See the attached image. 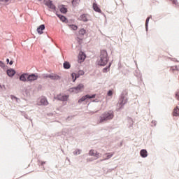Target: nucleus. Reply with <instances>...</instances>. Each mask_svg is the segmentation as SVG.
I'll return each instance as SVG.
<instances>
[{"label": "nucleus", "mask_w": 179, "mask_h": 179, "mask_svg": "<svg viewBox=\"0 0 179 179\" xmlns=\"http://www.w3.org/2000/svg\"><path fill=\"white\" fill-rule=\"evenodd\" d=\"M8 64H9V65H10V66L13 65V60H10Z\"/></svg>", "instance_id": "obj_47"}, {"label": "nucleus", "mask_w": 179, "mask_h": 179, "mask_svg": "<svg viewBox=\"0 0 179 179\" xmlns=\"http://www.w3.org/2000/svg\"><path fill=\"white\" fill-rule=\"evenodd\" d=\"M94 150H90L88 153L90 156H94Z\"/></svg>", "instance_id": "obj_33"}, {"label": "nucleus", "mask_w": 179, "mask_h": 179, "mask_svg": "<svg viewBox=\"0 0 179 179\" xmlns=\"http://www.w3.org/2000/svg\"><path fill=\"white\" fill-rule=\"evenodd\" d=\"M62 136V131L60 132H57L54 134V136Z\"/></svg>", "instance_id": "obj_36"}, {"label": "nucleus", "mask_w": 179, "mask_h": 179, "mask_svg": "<svg viewBox=\"0 0 179 179\" xmlns=\"http://www.w3.org/2000/svg\"><path fill=\"white\" fill-rule=\"evenodd\" d=\"M173 61H176V62H178V61L176 59H173Z\"/></svg>", "instance_id": "obj_55"}, {"label": "nucleus", "mask_w": 179, "mask_h": 179, "mask_svg": "<svg viewBox=\"0 0 179 179\" xmlns=\"http://www.w3.org/2000/svg\"><path fill=\"white\" fill-rule=\"evenodd\" d=\"M68 92H69V93H75V90L73 87H71L68 90Z\"/></svg>", "instance_id": "obj_35"}, {"label": "nucleus", "mask_w": 179, "mask_h": 179, "mask_svg": "<svg viewBox=\"0 0 179 179\" xmlns=\"http://www.w3.org/2000/svg\"><path fill=\"white\" fill-rule=\"evenodd\" d=\"M78 61H81V62H83L85 59H86V54L83 51H80L79 55L78 56Z\"/></svg>", "instance_id": "obj_10"}, {"label": "nucleus", "mask_w": 179, "mask_h": 179, "mask_svg": "<svg viewBox=\"0 0 179 179\" xmlns=\"http://www.w3.org/2000/svg\"><path fill=\"white\" fill-rule=\"evenodd\" d=\"M55 99H56V100H59V101H68V99H69V95H62L60 94L55 96Z\"/></svg>", "instance_id": "obj_5"}, {"label": "nucleus", "mask_w": 179, "mask_h": 179, "mask_svg": "<svg viewBox=\"0 0 179 179\" xmlns=\"http://www.w3.org/2000/svg\"><path fill=\"white\" fill-rule=\"evenodd\" d=\"M96 94H87V100H90V99H96Z\"/></svg>", "instance_id": "obj_29"}, {"label": "nucleus", "mask_w": 179, "mask_h": 179, "mask_svg": "<svg viewBox=\"0 0 179 179\" xmlns=\"http://www.w3.org/2000/svg\"><path fill=\"white\" fill-rule=\"evenodd\" d=\"M38 1H39V2H41V1H43V0H38Z\"/></svg>", "instance_id": "obj_60"}, {"label": "nucleus", "mask_w": 179, "mask_h": 179, "mask_svg": "<svg viewBox=\"0 0 179 179\" xmlns=\"http://www.w3.org/2000/svg\"><path fill=\"white\" fill-rule=\"evenodd\" d=\"M71 78H72V80H73V82H76V79H78V78H80V74L76 73L75 72H73L71 73Z\"/></svg>", "instance_id": "obj_16"}, {"label": "nucleus", "mask_w": 179, "mask_h": 179, "mask_svg": "<svg viewBox=\"0 0 179 179\" xmlns=\"http://www.w3.org/2000/svg\"><path fill=\"white\" fill-rule=\"evenodd\" d=\"M77 89L78 92H80L82 90H83V89H85V85L82 83H80L77 85Z\"/></svg>", "instance_id": "obj_24"}, {"label": "nucleus", "mask_w": 179, "mask_h": 179, "mask_svg": "<svg viewBox=\"0 0 179 179\" xmlns=\"http://www.w3.org/2000/svg\"><path fill=\"white\" fill-rule=\"evenodd\" d=\"M24 118H26L27 120H29V116L27 115H24Z\"/></svg>", "instance_id": "obj_51"}, {"label": "nucleus", "mask_w": 179, "mask_h": 179, "mask_svg": "<svg viewBox=\"0 0 179 179\" xmlns=\"http://www.w3.org/2000/svg\"><path fill=\"white\" fill-rule=\"evenodd\" d=\"M150 17H152V15L150 17H148L145 20V30L148 31V27H149V20H150Z\"/></svg>", "instance_id": "obj_22"}, {"label": "nucleus", "mask_w": 179, "mask_h": 179, "mask_svg": "<svg viewBox=\"0 0 179 179\" xmlns=\"http://www.w3.org/2000/svg\"><path fill=\"white\" fill-rule=\"evenodd\" d=\"M114 118V111L108 110L104 112L99 117V124H103L105 121H110Z\"/></svg>", "instance_id": "obj_2"}, {"label": "nucleus", "mask_w": 179, "mask_h": 179, "mask_svg": "<svg viewBox=\"0 0 179 179\" xmlns=\"http://www.w3.org/2000/svg\"><path fill=\"white\" fill-rule=\"evenodd\" d=\"M55 15L56 16H57V17H59L61 22H63V23H68V18L65 17L64 15L59 14L58 11H56Z\"/></svg>", "instance_id": "obj_7"}, {"label": "nucleus", "mask_w": 179, "mask_h": 179, "mask_svg": "<svg viewBox=\"0 0 179 179\" xmlns=\"http://www.w3.org/2000/svg\"><path fill=\"white\" fill-rule=\"evenodd\" d=\"M0 2H5V0H0Z\"/></svg>", "instance_id": "obj_56"}, {"label": "nucleus", "mask_w": 179, "mask_h": 179, "mask_svg": "<svg viewBox=\"0 0 179 179\" xmlns=\"http://www.w3.org/2000/svg\"><path fill=\"white\" fill-rule=\"evenodd\" d=\"M3 87H5V85H0V92L2 91Z\"/></svg>", "instance_id": "obj_48"}, {"label": "nucleus", "mask_w": 179, "mask_h": 179, "mask_svg": "<svg viewBox=\"0 0 179 179\" xmlns=\"http://www.w3.org/2000/svg\"><path fill=\"white\" fill-rule=\"evenodd\" d=\"M120 146H122V142L120 143Z\"/></svg>", "instance_id": "obj_59"}, {"label": "nucleus", "mask_w": 179, "mask_h": 179, "mask_svg": "<svg viewBox=\"0 0 179 179\" xmlns=\"http://www.w3.org/2000/svg\"><path fill=\"white\" fill-rule=\"evenodd\" d=\"M64 69H71V63L69 62H64L63 63Z\"/></svg>", "instance_id": "obj_19"}, {"label": "nucleus", "mask_w": 179, "mask_h": 179, "mask_svg": "<svg viewBox=\"0 0 179 179\" xmlns=\"http://www.w3.org/2000/svg\"><path fill=\"white\" fill-rule=\"evenodd\" d=\"M78 20L84 22H89V19L87 18V14H82L78 18Z\"/></svg>", "instance_id": "obj_12"}, {"label": "nucleus", "mask_w": 179, "mask_h": 179, "mask_svg": "<svg viewBox=\"0 0 179 179\" xmlns=\"http://www.w3.org/2000/svg\"><path fill=\"white\" fill-rule=\"evenodd\" d=\"M69 134V130L68 129H63L62 130V135H63V136H68Z\"/></svg>", "instance_id": "obj_23"}, {"label": "nucleus", "mask_w": 179, "mask_h": 179, "mask_svg": "<svg viewBox=\"0 0 179 179\" xmlns=\"http://www.w3.org/2000/svg\"><path fill=\"white\" fill-rule=\"evenodd\" d=\"M0 66H1V68H5V63H3V62H0Z\"/></svg>", "instance_id": "obj_41"}, {"label": "nucleus", "mask_w": 179, "mask_h": 179, "mask_svg": "<svg viewBox=\"0 0 179 179\" xmlns=\"http://www.w3.org/2000/svg\"><path fill=\"white\" fill-rule=\"evenodd\" d=\"M92 103H99V100L97 99H93Z\"/></svg>", "instance_id": "obj_44"}, {"label": "nucleus", "mask_w": 179, "mask_h": 179, "mask_svg": "<svg viewBox=\"0 0 179 179\" xmlns=\"http://www.w3.org/2000/svg\"><path fill=\"white\" fill-rule=\"evenodd\" d=\"M171 1L172 3H173L174 5H178V1L177 0H169Z\"/></svg>", "instance_id": "obj_38"}, {"label": "nucleus", "mask_w": 179, "mask_h": 179, "mask_svg": "<svg viewBox=\"0 0 179 179\" xmlns=\"http://www.w3.org/2000/svg\"><path fill=\"white\" fill-rule=\"evenodd\" d=\"M73 88L74 89V92H75L76 94V93H79V91L78 90V87L77 86L73 87Z\"/></svg>", "instance_id": "obj_40"}, {"label": "nucleus", "mask_w": 179, "mask_h": 179, "mask_svg": "<svg viewBox=\"0 0 179 179\" xmlns=\"http://www.w3.org/2000/svg\"><path fill=\"white\" fill-rule=\"evenodd\" d=\"M92 8L94 12H97L98 13H101V9H100V7H99V5H97L96 3H93Z\"/></svg>", "instance_id": "obj_13"}, {"label": "nucleus", "mask_w": 179, "mask_h": 179, "mask_svg": "<svg viewBox=\"0 0 179 179\" xmlns=\"http://www.w3.org/2000/svg\"><path fill=\"white\" fill-rule=\"evenodd\" d=\"M81 152L82 150L76 149L75 151H73V155H74V156H78V155H80Z\"/></svg>", "instance_id": "obj_30"}, {"label": "nucleus", "mask_w": 179, "mask_h": 179, "mask_svg": "<svg viewBox=\"0 0 179 179\" xmlns=\"http://www.w3.org/2000/svg\"><path fill=\"white\" fill-rule=\"evenodd\" d=\"M85 34H86V29H85L84 28L80 29L78 31V34L80 36H85Z\"/></svg>", "instance_id": "obj_28"}, {"label": "nucleus", "mask_w": 179, "mask_h": 179, "mask_svg": "<svg viewBox=\"0 0 179 179\" xmlns=\"http://www.w3.org/2000/svg\"><path fill=\"white\" fill-rule=\"evenodd\" d=\"M112 63L110 62L108 66H106L105 68L103 69L102 72L103 73H107L110 71V68H111Z\"/></svg>", "instance_id": "obj_18"}, {"label": "nucleus", "mask_w": 179, "mask_h": 179, "mask_svg": "<svg viewBox=\"0 0 179 179\" xmlns=\"http://www.w3.org/2000/svg\"><path fill=\"white\" fill-rule=\"evenodd\" d=\"M6 73L8 76H9V78H13L15 75H16V70H15L14 69L10 68L7 69Z\"/></svg>", "instance_id": "obj_9"}, {"label": "nucleus", "mask_w": 179, "mask_h": 179, "mask_svg": "<svg viewBox=\"0 0 179 179\" xmlns=\"http://www.w3.org/2000/svg\"><path fill=\"white\" fill-rule=\"evenodd\" d=\"M129 121H131V122L132 124H134V120H132V118L129 117Z\"/></svg>", "instance_id": "obj_50"}, {"label": "nucleus", "mask_w": 179, "mask_h": 179, "mask_svg": "<svg viewBox=\"0 0 179 179\" xmlns=\"http://www.w3.org/2000/svg\"><path fill=\"white\" fill-rule=\"evenodd\" d=\"M5 2L6 3V2H9V0H5Z\"/></svg>", "instance_id": "obj_57"}, {"label": "nucleus", "mask_w": 179, "mask_h": 179, "mask_svg": "<svg viewBox=\"0 0 179 179\" xmlns=\"http://www.w3.org/2000/svg\"><path fill=\"white\" fill-rule=\"evenodd\" d=\"M43 2L45 5V6H48V8H49V9H52V10H54V13H57V6H55V5H54V3H52V0H43Z\"/></svg>", "instance_id": "obj_4"}, {"label": "nucleus", "mask_w": 179, "mask_h": 179, "mask_svg": "<svg viewBox=\"0 0 179 179\" xmlns=\"http://www.w3.org/2000/svg\"><path fill=\"white\" fill-rule=\"evenodd\" d=\"M52 80H61V76L58 74L52 73Z\"/></svg>", "instance_id": "obj_21"}, {"label": "nucleus", "mask_w": 179, "mask_h": 179, "mask_svg": "<svg viewBox=\"0 0 179 179\" xmlns=\"http://www.w3.org/2000/svg\"><path fill=\"white\" fill-rule=\"evenodd\" d=\"M42 103H43V100H41Z\"/></svg>", "instance_id": "obj_61"}, {"label": "nucleus", "mask_w": 179, "mask_h": 179, "mask_svg": "<svg viewBox=\"0 0 179 179\" xmlns=\"http://www.w3.org/2000/svg\"><path fill=\"white\" fill-rule=\"evenodd\" d=\"M172 71H179L178 67L177 66H175L172 68Z\"/></svg>", "instance_id": "obj_42"}, {"label": "nucleus", "mask_w": 179, "mask_h": 179, "mask_svg": "<svg viewBox=\"0 0 179 179\" xmlns=\"http://www.w3.org/2000/svg\"><path fill=\"white\" fill-rule=\"evenodd\" d=\"M38 79V74L37 73H28V82H34Z\"/></svg>", "instance_id": "obj_6"}, {"label": "nucleus", "mask_w": 179, "mask_h": 179, "mask_svg": "<svg viewBox=\"0 0 179 179\" xmlns=\"http://www.w3.org/2000/svg\"><path fill=\"white\" fill-rule=\"evenodd\" d=\"M44 104L45 105L48 104V101H47V99L44 100Z\"/></svg>", "instance_id": "obj_49"}, {"label": "nucleus", "mask_w": 179, "mask_h": 179, "mask_svg": "<svg viewBox=\"0 0 179 179\" xmlns=\"http://www.w3.org/2000/svg\"><path fill=\"white\" fill-rule=\"evenodd\" d=\"M113 155H114V154H113L111 152L106 153L104 155V156H106V157H105L103 159H101V162H104V160H108V159H111L112 156H113Z\"/></svg>", "instance_id": "obj_17"}, {"label": "nucleus", "mask_w": 179, "mask_h": 179, "mask_svg": "<svg viewBox=\"0 0 179 179\" xmlns=\"http://www.w3.org/2000/svg\"><path fill=\"white\" fill-rule=\"evenodd\" d=\"M140 156L143 157V159L148 157V150H146V149L141 150Z\"/></svg>", "instance_id": "obj_15"}, {"label": "nucleus", "mask_w": 179, "mask_h": 179, "mask_svg": "<svg viewBox=\"0 0 179 179\" xmlns=\"http://www.w3.org/2000/svg\"><path fill=\"white\" fill-rule=\"evenodd\" d=\"M94 157H96L95 159V160H97V159H100V157H101V154H100L99 152H96V153L94 154Z\"/></svg>", "instance_id": "obj_31"}, {"label": "nucleus", "mask_w": 179, "mask_h": 179, "mask_svg": "<svg viewBox=\"0 0 179 179\" xmlns=\"http://www.w3.org/2000/svg\"><path fill=\"white\" fill-rule=\"evenodd\" d=\"M78 73L80 75V76H83V75H85V71H83V70L78 71Z\"/></svg>", "instance_id": "obj_34"}, {"label": "nucleus", "mask_w": 179, "mask_h": 179, "mask_svg": "<svg viewBox=\"0 0 179 179\" xmlns=\"http://www.w3.org/2000/svg\"><path fill=\"white\" fill-rule=\"evenodd\" d=\"M69 27L71 29V30H73L74 31L78 30V25L76 24H69Z\"/></svg>", "instance_id": "obj_26"}, {"label": "nucleus", "mask_w": 179, "mask_h": 179, "mask_svg": "<svg viewBox=\"0 0 179 179\" xmlns=\"http://www.w3.org/2000/svg\"><path fill=\"white\" fill-rule=\"evenodd\" d=\"M6 62H7V64H9V62H10V61L9 60V59H6Z\"/></svg>", "instance_id": "obj_52"}, {"label": "nucleus", "mask_w": 179, "mask_h": 179, "mask_svg": "<svg viewBox=\"0 0 179 179\" xmlns=\"http://www.w3.org/2000/svg\"><path fill=\"white\" fill-rule=\"evenodd\" d=\"M152 124L155 123V126H156V121H155V122L152 121Z\"/></svg>", "instance_id": "obj_54"}, {"label": "nucleus", "mask_w": 179, "mask_h": 179, "mask_svg": "<svg viewBox=\"0 0 179 179\" xmlns=\"http://www.w3.org/2000/svg\"><path fill=\"white\" fill-rule=\"evenodd\" d=\"M43 30H45V24H42L39 27H38L36 31L38 34H43Z\"/></svg>", "instance_id": "obj_11"}, {"label": "nucleus", "mask_w": 179, "mask_h": 179, "mask_svg": "<svg viewBox=\"0 0 179 179\" xmlns=\"http://www.w3.org/2000/svg\"><path fill=\"white\" fill-rule=\"evenodd\" d=\"M71 3L73 6H78L80 3V0H72Z\"/></svg>", "instance_id": "obj_27"}, {"label": "nucleus", "mask_w": 179, "mask_h": 179, "mask_svg": "<svg viewBox=\"0 0 179 179\" xmlns=\"http://www.w3.org/2000/svg\"><path fill=\"white\" fill-rule=\"evenodd\" d=\"M175 96H176V98L177 99V100L179 101V93L178 92H176Z\"/></svg>", "instance_id": "obj_43"}, {"label": "nucleus", "mask_w": 179, "mask_h": 179, "mask_svg": "<svg viewBox=\"0 0 179 179\" xmlns=\"http://www.w3.org/2000/svg\"><path fill=\"white\" fill-rule=\"evenodd\" d=\"M77 41L79 43V44H82V41H83V39H82L80 37H77Z\"/></svg>", "instance_id": "obj_37"}, {"label": "nucleus", "mask_w": 179, "mask_h": 179, "mask_svg": "<svg viewBox=\"0 0 179 179\" xmlns=\"http://www.w3.org/2000/svg\"><path fill=\"white\" fill-rule=\"evenodd\" d=\"M48 78H49L50 79H51V80H52V73L49 74Z\"/></svg>", "instance_id": "obj_46"}, {"label": "nucleus", "mask_w": 179, "mask_h": 179, "mask_svg": "<svg viewBox=\"0 0 179 179\" xmlns=\"http://www.w3.org/2000/svg\"><path fill=\"white\" fill-rule=\"evenodd\" d=\"M38 164H40L41 166H44V164H45V162L44 161H40L38 160Z\"/></svg>", "instance_id": "obj_39"}, {"label": "nucleus", "mask_w": 179, "mask_h": 179, "mask_svg": "<svg viewBox=\"0 0 179 179\" xmlns=\"http://www.w3.org/2000/svg\"><path fill=\"white\" fill-rule=\"evenodd\" d=\"M173 114L174 117H179V108L178 106H176V108L173 109Z\"/></svg>", "instance_id": "obj_20"}, {"label": "nucleus", "mask_w": 179, "mask_h": 179, "mask_svg": "<svg viewBox=\"0 0 179 179\" xmlns=\"http://www.w3.org/2000/svg\"><path fill=\"white\" fill-rule=\"evenodd\" d=\"M61 150H62V153H64V151L62 149H61Z\"/></svg>", "instance_id": "obj_58"}, {"label": "nucleus", "mask_w": 179, "mask_h": 179, "mask_svg": "<svg viewBox=\"0 0 179 179\" xmlns=\"http://www.w3.org/2000/svg\"><path fill=\"white\" fill-rule=\"evenodd\" d=\"M59 10L61 13H63V15H66V13H68V8H66V7H65V5L64 4H62L60 6Z\"/></svg>", "instance_id": "obj_14"}, {"label": "nucleus", "mask_w": 179, "mask_h": 179, "mask_svg": "<svg viewBox=\"0 0 179 179\" xmlns=\"http://www.w3.org/2000/svg\"><path fill=\"white\" fill-rule=\"evenodd\" d=\"M86 100H87V95H84L79 100H78V103H83V101H86Z\"/></svg>", "instance_id": "obj_25"}, {"label": "nucleus", "mask_w": 179, "mask_h": 179, "mask_svg": "<svg viewBox=\"0 0 179 179\" xmlns=\"http://www.w3.org/2000/svg\"><path fill=\"white\" fill-rule=\"evenodd\" d=\"M20 80L21 82H29V73H24L20 76Z\"/></svg>", "instance_id": "obj_8"}, {"label": "nucleus", "mask_w": 179, "mask_h": 179, "mask_svg": "<svg viewBox=\"0 0 179 179\" xmlns=\"http://www.w3.org/2000/svg\"><path fill=\"white\" fill-rule=\"evenodd\" d=\"M127 103H128V98L127 97L125 92H122L119 98V109L122 110Z\"/></svg>", "instance_id": "obj_3"}, {"label": "nucleus", "mask_w": 179, "mask_h": 179, "mask_svg": "<svg viewBox=\"0 0 179 179\" xmlns=\"http://www.w3.org/2000/svg\"><path fill=\"white\" fill-rule=\"evenodd\" d=\"M87 162H93V159H87Z\"/></svg>", "instance_id": "obj_53"}, {"label": "nucleus", "mask_w": 179, "mask_h": 179, "mask_svg": "<svg viewBox=\"0 0 179 179\" xmlns=\"http://www.w3.org/2000/svg\"><path fill=\"white\" fill-rule=\"evenodd\" d=\"M107 96H108L109 97H110L111 96H113V90H109L107 92Z\"/></svg>", "instance_id": "obj_32"}, {"label": "nucleus", "mask_w": 179, "mask_h": 179, "mask_svg": "<svg viewBox=\"0 0 179 179\" xmlns=\"http://www.w3.org/2000/svg\"><path fill=\"white\" fill-rule=\"evenodd\" d=\"M108 53L106 50H101L99 59H98V65L99 66H106L109 61Z\"/></svg>", "instance_id": "obj_1"}, {"label": "nucleus", "mask_w": 179, "mask_h": 179, "mask_svg": "<svg viewBox=\"0 0 179 179\" xmlns=\"http://www.w3.org/2000/svg\"><path fill=\"white\" fill-rule=\"evenodd\" d=\"M43 78H48V76H49V74H43Z\"/></svg>", "instance_id": "obj_45"}]
</instances>
